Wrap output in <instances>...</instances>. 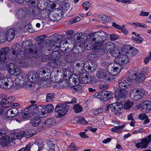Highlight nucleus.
<instances>
[{"mask_svg":"<svg viewBox=\"0 0 151 151\" xmlns=\"http://www.w3.org/2000/svg\"><path fill=\"white\" fill-rule=\"evenodd\" d=\"M119 47H116L115 49L110 51V54L113 57L116 58L119 57L120 55V53L119 50Z\"/></svg>","mask_w":151,"mask_h":151,"instance_id":"36","label":"nucleus"},{"mask_svg":"<svg viewBox=\"0 0 151 151\" xmlns=\"http://www.w3.org/2000/svg\"><path fill=\"white\" fill-rule=\"evenodd\" d=\"M5 38L8 41H10L12 40L15 36V32L13 28H11L6 32L5 34Z\"/></svg>","mask_w":151,"mask_h":151,"instance_id":"20","label":"nucleus"},{"mask_svg":"<svg viewBox=\"0 0 151 151\" xmlns=\"http://www.w3.org/2000/svg\"><path fill=\"white\" fill-rule=\"evenodd\" d=\"M31 146V144L30 143H29L27 144L26 147L24 148V149L25 151H29Z\"/></svg>","mask_w":151,"mask_h":151,"instance_id":"64","label":"nucleus"},{"mask_svg":"<svg viewBox=\"0 0 151 151\" xmlns=\"http://www.w3.org/2000/svg\"><path fill=\"white\" fill-rule=\"evenodd\" d=\"M77 150V148L76 146L73 142L71 143L68 148V151H76Z\"/></svg>","mask_w":151,"mask_h":151,"instance_id":"43","label":"nucleus"},{"mask_svg":"<svg viewBox=\"0 0 151 151\" xmlns=\"http://www.w3.org/2000/svg\"><path fill=\"white\" fill-rule=\"evenodd\" d=\"M40 78L38 75L35 72H29L28 75L24 73H22L17 79L18 82L16 83L20 86H22L26 88L30 87V82L37 83L39 81Z\"/></svg>","mask_w":151,"mask_h":151,"instance_id":"1","label":"nucleus"},{"mask_svg":"<svg viewBox=\"0 0 151 151\" xmlns=\"http://www.w3.org/2000/svg\"><path fill=\"white\" fill-rule=\"evenodd\" d=\"M61 62L58 58H54L50 60L48 63L50 67L55 68L59 67L61 65Z\"/></svg>","mask_w":151,"mask_h":151,"instance_id":"21","label":"nucleus"},{"mask_svg":"<svg viewBox=\"0 0 151 151\" xmlns=\"http://www.w3.org/2000/svg\"><path fill=\"white\" fill-rule=\"evenodd\" d=\"M94 96L95 97L103 101V95L102 91L96 93Z\"/></svg>","mask_w":151,"mask_h":151,"instance_id":"54","label":"nucleus"},{"mask_svg":"<svg viewBox=\"0 0 151 151\" xmlns=\"http://www.w3.org/2000/svg\"><path fill=\"white\" fill-rule=\"evenodd\" d=\"M25 133L24 134V137L26 138H29L31 137L32 136L35 134H33L32 132H30L28 130H26L25 131Z\"/></svg>","mask_w":151,"mask_h":151,"instance_id":"50","label":"nucleus"},{"mask_svg":"<svg viewBox=\"0 0 151 151\" xmlns=\"http://www.w3.org/2000/svg\"><path fill=\"white\" fill-rule=\"evenodd\" d=\"M8 71L10 74L13 76H17L21 72L20 68L13 63H10L8 65Z\"/></svg>","mask_w":151,"mask_h":151,"instance_id":"10","label":"nucleus"},{"mask_svg":"<svg viewBox=\"0 0 151 151\" xmlns=\"http://www.w3.org/2000/svg\"><path fill=\"white\" fill-rule=\"evenodd\" d=\"M92 46V49L104 52L109 51L110 52L111 51L115 49L117 47L115 44L111 42H105L104 43L102 42L99 43L95 42ZM91 48H92L91 47Z\"/></svg>","mask_w":151,"mask_h":151,"instance_id":"2","label":"nucleus"},{"mask_svg":"<svg viewBox=\"0 0 151 151\" xmlns=\"http://www.w3.org/2000/svg\"><path fill=\"white\" fill-rule=\"evenodd\" d=\"M119 35L115 34H112L110 35V39L111 41H114L119 39Z\"/></svg>","mask_w":151,"mask_h":151,"instance_id":"46","label":"nucleus"},{"mask_svg":"<svg viewBox=\"0 0 151 151\" xmlns=\"http://www.w3.org/2000/svg\"><path fill=\"white\" fill-rule=\"evenodd\" d=\"M99 88L102 90L107 89L108 88V85L106 84H102L100 85L99 86Z\"/></svg>","mask_w":151,"mask_h":151,"instance_id":"63","label":"nucleus"},{"mask_svg":"<svg viewBox=\"0 0 151 151\" xmlns=\"http://www.w3.org/2000/svg\"><path fill=\"white\" fill-rule=\"evenodd\" d=\"M124 125L115 126L111 129V131L115 133H120L122 132V129L124 128Z\"/></svg>","mask_w":151,"mask_h":151,"instance_id":"35","label":"nucleus"},{"mask_svg":"<svg viewBox=\"0 0 151 151\" xmlns=\"http://www.w3.org/2000/svg\"><path fill=\"white\" fill-rule=\"evenodd\" d=\"M151 140V134L147 136V137L142 139L141 142L137 143L136 145V147L138 148H146L148 145Z\"/></svg>","mask_w":151,"mask_h":151,"instance_id":"13","label":"nucleus"},{"mask_svg":"<svg viewBox=\"0 0 151 151\" xmlns=\"http://www.w3.org/2000/svg\"><path fill=\"white\" fill-rule=\"evenodd\" d=\"M7 102L6 100L2 99L0 101V115H1L4 111L5 107L3 106L4 104Z\"/></svg>","mask_w":151,"mask_h":151,"instance_id":"40","label":"nucleus"},{"mask_svg":"<svg viewBox=\"0 0 151 151\" xmlns=\"http://www.w3.org/2000/svg\"><path fill=\"white\" fill-rule=\"evenodd\" d=\"M25 133V131H20L19 132H14L11 133V138L13 143H14L15 140L17 139H20L24 137Z\"/></svg>","mask_w":151,"mask_h":151,"instance_id":"19","label":"nucleus"},{"mask_svg":"<svg viewBox=\"0 0 151 151\" xmlns=\"http://www.w3.org/2000/svg\"><path fill=\"white\" fill-rule=\"evenodd\" d=\"M96 76L99 79H101L102 81L104 82L112 81L113 78L108 72H107L106 70L104 69L101 68L97 70Z\"/></svg>","mask_w":151,"mask_h":151,"instance_id":"6","label":"nucleus"},{"mask_svg":"<svg viewBox=\"0 0 151 151\" xmlns=\"http://www.w3.org/2000/svg\"><path fill=\"white\" fill-rule=\"evenodd\" d=\"M73 109L75 113H78L81 112L83 110V107L81 105L77 104L73 106Z\"/></svg>","mask_w":151,"mask_h":151,"instance_id":"42","label":"nucleus"},{"mask_svg":"<svg viewBox=\"0 0 151 151\" xmlns=\"http://www.w3.org/2000/svg\"><path fill=\"white\" fill-rule=\"evenodd\" d=\"M54 97L55 95L52 93H50L47 94L46 96V101L49 102H52Z\"/></svg>","mask_w":151,"mask_h":151,"instance_id":"39","label":"nucleus"},{"mask_svg":"<svg viewBox=\"0 0 151 151\" xmlns=\"http://www.w3.org/2000/svg\"><path fill=\"white\" fill-rule=\"evenodd\" d=\"M99 18L101 20L107 22L109 20V17L105 15H101L99 16Z\"/></svg>","mask_w":151,"mask_h":151,"instance_id":"49","label":"nucleus"},{"mask_svg":"<svg viewBox=\"0 0 151 151\" xmlns=\"http://www.w3.org/2000/svg\"><path fill=\"white\" fill-rule=\"evenodd\" d=\"M7 48H2L1 50L0 53V61L3 62L6 58L5 57L6 51L5 50H7Z\"/></svg>","mask_w":151,"mask_h":151,"instance_id":"37","label":"nucleus"},{"mask_svg":"<svg viewBox=\"0 0 151 151\" xmlns=\"http://www.w3.org/2000/svg\"><path fill=\"white\" fill-rule=\"evenodd\" d=\"M132 84V81L129 78H120L118 82V86L119 88L122 90L129 88Z\"/></svg>","mask_w":151,"mask_h":151,"instance_id":"11","label":"nucleus"},{"mask_svg":"<svg viewBox=\"0 0 151 151\" xmlns=\"http://www.w3.org/2000/svg\"><path fill=\"white\" fill-rule=\"evenodd\" d=\"M49 60V57L47 55H44L41 57V60L43 62H45Z\"/></svg>","mask_w":151,"mask_h":151,"instance_id":"62","label":"nucleus"},{"mask_svg":"<svg viewBox=\"0 0 151 151\" xmlns=\"http://www.w3.org/2000/svg\"><path fill=\"white\" fill-rule=\"evenodd\" d=\"M11 143L12 138L8 136H4L3 138H0V145L3 147H5L9 145Z\"/></svg>","mask_w":151,"mask_h":151,"instance_id":"22","label":"nucleus"},{"mask_svg":"<svg viewBox=\"0 0 151 151\" xmlns=\"http://www.w3.org/2000/svg\"><path fill=\"white\" fill-rule=\"evenodd\" d=\"M82 87L80 85H76L74 86L71 88L72 91L73 93H78L81 91Z\"/></svg>","mask_w":151,"mask_h":151,"instance_id":"41","label":"nucleus"},{"mask_svg":"<svg viewBox=\"0 0 151 151\" xmlns=\"http://www.w3.org/2000/svg\"><path fill=\"white\" fill-rule=\"evenodd\" d=\"M90 64H91L88 63L87 62H85L84 61V65L83 67L85 69L87 70L89 72L91 73L92 71L91 69L92 68H91V65Z\"/></svg>","mask_w":151,"mask_h":151,"instance_id":"44","label":"nucleus"},{"mask_svg":"<svg viewBox=\"0 0 151 151\" xmlns=\"http://www.w3.org/2000/svg\"><path fill=\"white\" fill-rule=\"evenodd\" d=\"M133 106V102L129 101H128L126 102L124 104V108L126 109H128L131 108Z\"/></svg>","mask_w":151,"mask_h":151,"instance_id":"47","label":"nucleus"},{"mask_svg":"<svg viewBox=\"0 0 151 151\" xmlns=\"http://www.w3.org/2000/svg\"><path fill=\"white\" fill-rule=\"evenodd\" d=\"M55 121L53 118L49 119L44 122L42 125V129L44 128L45 126L50 127L54 125L55 124Z\"/></svg>","mask_w":151,"mask_h":151,"instance_id":"24","label":"nucleus"},{"mask_svg":"<svg viewBox=\"0 0 151 151\" xmlns=\"http://www.w3.org/2000/svg\"><path fill=\"white\" fill-rule=\"evenodd\" d=\"M103 110V109L102 108H100L94 110V113L95 115H97L99 114L102 113Z\"/></svg>","mask_w":151,"mask_h":151,"instance_id":"58","label":"nucleus"},{"mask_svg":"<svg viewBox=\"0 0 151 151\" xmlns=\"http://www.w3.org/2000/svg\"><path fill=\"white\" fill-rule=\"evenodd\" d=\"M41 122L40 117L39 116H36L32 119L31 123L33 127H37L39 124Z\"/></svg>","mask_w":151,"mask_h":151,"instance_id":"27","label":"nucleus"},{"mask_svg":"<svg viewBox=\"0 0 151 151\" xmlns=\"http://www.w3.org/2000/svg\"><path fill=\"white\" fill-rule=\"evenodd\" d=\"M109 107L112 112L114 114H118L119 115L122 114L120 111L123 107L122 104L119 102H116L111 104L109 106Z\"/></svg>","mask_w":151,"mask_h":151,"instance_id":"12","label":"nucleus"},{"mask_svg":"<svg viewBox=\"0 0 151 151\" xmlns=\"http://www.w3.org/2000/svg\"><path fill=\"white\" fill-rule=\"evenodd\" d=\"M103 95V101H106L112 95L111 93L109 91H102Z\"/></svg>","mask_w":151,"mask_h":151,"instance_id":"34","label":"nucleus"},{"mask_svg":"<svg viewBox=\"0 0 151 151\" xmlns=\"http://www.w3.org/2000/svg\"><path fill=\"white\" fill-rule=\"evenodd\" d=\"M138 117L139 119L143 120H144L147 117H148V116L145 113H142L140 114L139 115Z\"/></svg>","mask_w":151,"mask_h":151,"instance_id":"56","label":"nucleus"},{"mask_svg":"<svg viewBox=\"0 0 151 151\" xmlns=\"http://www.w3.org/2000/svg\"><path fill=\"white\" fill-rule=\"evenodd\" d=\"M132 25H134L137 27L146 28L147 27V25L144 24H142L138 22H135L132 23Z\"/></svg>","mask_w":151,"mask_h":151,"instance_id":"45","label":"nucleus"},{"mask_svg":"<svg viewBox=\"0 0 151 151\" xmlns=\"http://www.w3.org/2000/svg\"><path fill=\"white\" fill-rule=\"evenodd\" d=\"M85 121V119L84 117H80L78 118L77 122L78 124H81L83 123Z\"/></svg>","mask_w":151,"mask_h":151,"instance_id":"61","label":"nucleus"},{"mask_svg":"<svg viewBox=\"0 0 151 151\" xmlns=\"http://www.w3.org/2000/svg\"><path fill=\"white\" fill-rule=\"evenodd\" d=\"M87 83H91L93 81H94V78L93 77L91 76V74L87 75Z\"/></svg>","mask_w":151,"mask_h":151,"instance_id":"55","label":"nucleus"},{"mask_svg":"<svg viewBox=\"0 0 151 151\" xmlns=\"http://www.w3.org/2000/svg\"><path fill=\"white\" fill-rule=\"evenodd\" d=\"M22 118H29L30 116V114L29 111H24L22 113Z\"/></svg>","mask_w":151,"mask_h":151,"instance_id":"51","label":"nucleus"},{"mask_svg":"<svg viewBox=\"0 0 151 151\" xmlns=\"http://www.w3.org/2000/svg\"><path fill=\"white\" fill-rule=\"evenodd\" d=\"M130 96L134 100H137L143 96V93L141 91L136 89L132 90L130 92Z\"/></svg>","mask_w":151,"mask_h":151,"instance_id":"15","label":"nucleus"},{"mask_svg":"<svg viewBox=\"0 0 151 151\" xmlns=\"http://www.w3.org/2000/svg\"><path fill=\"white\" fill-rule=\"evenodd\" d=\"M47 148L49 151H55V145L54 143L51 140H49L47 142ZM58 149V147L56 148V151Z\"/></svg>","mask_w":151,"mask_h":151,"instance_id":"28","label":"nucleus"},{"mask_svg":"<svg viewBox=\"0 0 151 151\" xmlns=\"http://www.w3.org/2000/svg\"><path fill=\"white\" fill-rule=\"evenodd\" d=\"M83 6L86 11H87L90 7V4L89 2L87 1L85 2L83 4Z\"/></svg>","mask_w":151,"mask_h":151,"instance_id":"57","label":"nucleus"},{"mask_svg":"<svg viewBox=\"0 0 151 151\" xmlns=\"http://www.w3.org/2000/svg\"><path fill=\"white\" fill-rule=\"evenodd\" d=\"M26 11L22 9H20L17 12L16 16L19 18L22 19L26 15Z\"/></svg>","mask_w":151,"mask_h":151,"instance_id":"33","label":"nucleus"},{"mask_svg":"<svg viewBox=\"0 0 151 151\" xmlns=\"http://www.w3.org/2000/svg\"><path fill=\"white\" fill-rule=\"evenodd\" d=\"M41 107L42 109L45 111L46 113L51 112L54 109L53 106L51 104L41 106Z\"/></svg>","mask_w":151,"mask_h":151,"instance_id":"30","label":"nucleus"},{"mask_svg":"<svg viewBox=\"0 0 151 151\" xmlns=\"http://www.w3.org/2000/svg\"><path fill=\"white\" fill-rule=\"evenodd\" d=\"M18 65L21 67L24 68L27 67V64L24 59V56L23 55L16 60Z\"/></svg>","mask_w":151,"mask_h":151,"instance_id":"25","label":"nucleus"},{"mask_svg":"<svg viewBox=\"0 0 151 151\" xmlns=\"http://www.w3.org/2000/svg\"><path fill=\"white\" fill-rule=\"evenodd\" d=\"M14 99H15L14 97L10 96V97H9L8 98V99H5L6 100L7 102L6 104H6L8 103L9 102H11L13 101L14 100Z\"/></svg>","mask_w":151,"mask_h":151,"instance_id":"60","label":"nucleus"},{"mask_svg":"<svg viewBox=\"0 0 151 151\" xmlns=\"http://www.w3.org/2000/svg\"><path fill=\"white\" fill-rule=\"evenodd\" d=\"M68 108L67 105L59 104L56 106L55 109V114L57 117H60L67 112Z\"/></svg>","mask_w":151,"mask_h":151,"instance_id":"7","label":"nucleus"},{"mask_svg":"<svg viewBox=\"0 0 151 151\" xmlns=\"http://www.w3.org/2000/svg\"><path fill=\"white\" fill-rule=\"evenodd\" d=\"M91 35L97 36L98 42L97 41L96 42L98 43H100L101 42H102L103 43H105L104 41L106 40V34L103 31H98L91 33Z\"/></svg>","mask_w":151,"mask_h":151,"instance_id":"18","label":"nucleus"},{"mask_svg":"<svg viewBox=\"0 0 151 151\" xmlns=\"http://www.w3.org/2000/svg\"><path fill=\"white\" fill-rule=\"evenodd\" d=\"M59 37L58 35L56 34L53 35L50 37L52 39L51 45L52 49L54 50L56 48H59L61 46V43L63 44L67 43L66 41L61 42Z\"/></svg>","mask_w":151,"mask_h":151,"instance_id":"9","label":"nucleus"},{"mask_svg":"<svg viewBox=\"0 0 151 151\" xmlns=\"http://www.w3.org/2000/svg\"><path fill=\"white\" fill-rule=\"evenodd\" d=\"M91 33L89 34V35L91 37H94L92 40H91L90 41H89L88 43L87 44V42L88 41L87 39L86 38V40H85L84 41L83 40H81L80 41V43H81V44H79V46L80 47H88L90 48V47H91V45L93 43V42L95 41L98 39V37L97 36L93 35L91 36Z\"/></svg>","mask_w":151,"mask_h":151,"instance_id":"17","label":"nucleus"},{"mask_svg":"<svg viewBox=\"0 0 151 151\" xmlns=\"http://www.w3.org/2000/svg\"><path fill=\"white\" fill-rule=\"evenodd\" d=\"M22 45L25 53L29 54L32 53L33 55V56L35 58H37L38 56L37 55V52L36 46L34 44H31L30 41H25L23 42Z\"/></svg>","mask_w":151,"mask_h":151,"instance_id":"3","label":"nucleus"},{"mask_svg":"<svg viewBox=\"0 0 151 151\" xmlns=\"http://www.w3.org/2000/svg\"><path fill=\"white\" fill-rule=\"evenodd\" d=\"M46 73V70H44L41 69L39 72V73H37L40 79L42 78L43 76H45V74Z\"/></svg>","mask_w":151,"mask_h":151,"instance_id":"53","label":"nucleus"},{"mask_svg":"<svg viewBox=\"0 0 151 151\" xmlns=\"http://www.w3.org/2000/svg\"><path fill=\"white\" fill-rule=\"evenodd\" d=\"M81 63L80 64L79 63H77L75 65H74L73 66V71H79V70H81L83 69L84 65V61H81Z\"/></svg>","mask_w":151,"mask_h":151,"instance_id":"31","label":"nucleus"},{"mask_svg":"<svg viewBox=\"0 0 151 151\" xmlns=\"http://www.w3.org/2000/svg\"><path fill=\"white\" fill-rule=\"evenodd\" d=\"M129 59L127 55H122L118 57L115 58L114 61L117 63L120 66L127 64L129 62Z\"/></svg>","mask_w":151,"mask_h":151,"instance_id":"14","label":"nucleus"},{"mask_svg":"<svg viewBox=\"0 0 151 151\" xmlns=\"http://www.w3.org/2000/svg\"><path fill=\"white\" fill-rule=\"evenodd\" d=\"M57 15V14L55 13L53 14H52L50 13L48 15V18L50 20L52 21H57L59 19L56 17Z\"/></svg>","mask_w":151,"mask_h":151,"instance_id":"48","label":"nucleus"},{"mask_svg":"<svg viewBox=\"0 0 151 151\" xmlns=\"http://www.w3.org/2000/svg\"><path fill=\"white\" fill-rule=\"evenodd\" d=\"M132 34L135 35L136 37H132V39L137 43H142L143 41V38L140 36L139 34H137L134 32H133Z\"/></svg>","mask_w":151,"mask_h":151,"instance_id":"32","label":"nucleus"},{"mask_svg":"<svg viewBox=\"0 0 151 151\" xmlns=\"http://www.w3.org/2000/svg\"><path fill=\"white\" fill-rule=\"evenodd\" d=\"M87 75L85 73L83 72L79 75L78 80L82 83H87Z\"/></svg>","mask_w":151,"mask_h":151,"instance_id":"29","label":"nucleus"},{"mask_svg":"<svg viewBox=\"0 0 151 151\" xmlns=\"http://www.w3.org/2000/svg\"><path fill=\"white\" fill-rule=\"evenodd\" d=\"M6 131L4 129H0V138H3L4 136H6L5 135Z\"/></svg>","mask_w":151,"mask_h":151,"instance_id":"59","label":"nucleus"},{"mask_svg":"<svg viewBox=\"0 0 151 151\" xmlns=\"http://www.w3.org/2000/svg\"><path fill=\"white\" fill-rule=\"evenodd\" d=\"M14 85L13 80L10 78L5 77L0 73V87L3 88H11Z\"/></svg>","mask_w":151,"mask_h":151,"instance_id":"5","label":"nucleus"},{"mask_svg":"<svg viewBox=\"0 0 151 151\" xmlns=\"http://www.w3.org/2000/svg\"><path fill=\"white\" fill-rule=\"evenodd\" d=\"M127 93V92L125 90H122L118 89L115 92V97L117 100L121 102L124 101V99Z\"/></svg>","mask_w":151,"mask_h":151,"instance_id":"16","label":"nucleus"},{"mask_svg":"<svg viewBox=\"0 0 151 151\" xmlns=\"http://www.w3.org/2000/svg\"><path fill=\"white\" fill-rule=\"evenodd\" d=\"M34 144L36 145L37 146L38 148L37 151H40L41 149L43 147L42 140L41 139L36 140Z\"/></svg>","mask_w":151,"mask_h":151,"instance_id":"38","label":"nucleus"},{"mask_svg":"<svg viewBox=\"0 0 151 151\" xmlns=\"http://www.w3.org/2000/svg\"><path fill=\"white\" fill-rule=\"evenodd\" d=\"M121 69V66L114 61L109 65L107 68L108 73L112 77L113 76L118 75L120 72Z\"/></svg>","mask_w":151,"mask_h":151,"instance_id":"8","label":"nucleus"},{"mask_svg":"<svg viewBox=\"0 0 151 151\" xmlns=\"http://www.w3.org/2000/svg\"><path fill=\"white\" fill-rule=\"evenodd\" d=\"M142 106L145 109V111L148 112L151 110V102L149 101H145L142 104Z\"/></svg>","mask_w":151,"mask_h":151,"instance_id":"26","label":"nucleus"},{"mask_svg":"<svg viewBox=\"0 0 151 151\" xmlns=\"http://www.w3.org/2000/svg\"><path fill=\"white\" fill-rule=\"evenodd\" d=\"M137 69L136 68L132 69L128 76L129 80H135L137 82L140 83L143 81L145 79V76L143 73H139Z\"/></svg>","mask_w":151,"mask_h":151,"instance_id":"4","label":"nucleus"},{"mask_svg":"<svg viewBox=\"0 0 151 151\" xmlns=\"http://www.w3.org/2000/svg\"><path fill=\"white\" fill-rule=\"evenodd\" d=\"M18 113L19 110L17 108H12L6 111L5 116L8 118H12L15 116Z\"/></svg>","mask_w":151,"mask_h":151,"instance_id":"23","label":"nucleus"},{"mask_svg":"<svg viewBox=\"0 0 151 151\" xmlns=\"http://www.w3.org/2000/svg\"><path fill=\"white\" fill-rule=\"evenodd\" d=\"M78 79H76L75 78L71 76L69 78V81L70 83H71L72 84H77L78 83Z\"/></svg>","mask_w":151,"mask_h":151,"instance_id":"52","label":"nucleus"}]
</instances>
